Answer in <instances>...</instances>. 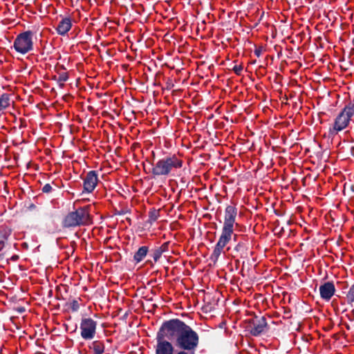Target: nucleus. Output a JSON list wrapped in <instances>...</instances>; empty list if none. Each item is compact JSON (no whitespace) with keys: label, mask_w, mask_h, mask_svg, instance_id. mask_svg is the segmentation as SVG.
I'll list each match as a JSON object with an SVG mask.
<instances>
[{"label":"nucleus","mask_w":354,"mask_h":354,"mask_svg":"<svg viewBox=\"0 0 354 354\" xmlns=\"http://www.w3.org/2000/svg\"><path fill=\"white\" fill-rule=\"evenodd\" d=\"M191 328L178 319L163 322L156 336V354H175Z\"/></svg>","instance_id":"nucleus-1"},{"label":"nucleus","mask_w":354,"mask_h":354,"mask_svg":"<svg viewBox=\"0 0 354 354\" xmlns=\"http://www.w3.org/2000/svg\"><path fill=\"white\" fill-rule=\"evenodd\" d=\"M236 215L237 209L234 206L228 205L226 207L221 234L211 255L212 259L216 261L218 259L224 248L232 239V236L236 239L237 235L234 234V225Z\"/></svg>","instance_id":"nucleus-2"},{"label":"nucleus","mask_w":354,"mask_h":354,"mask_svg":"<svg viewBox=\"0 0 354 354\" xmlns=\"http://www.w3.org/2000/svg\"><path fill=\"white\" fill-rule=\"evenodd\" d=\"M183 166L182 160L176 155L166 156L158 160L152 168V174L156 176H167Z\"/></svg>","instance_id":"nucleus-3"},{"label":"nucleus","mask_w":354,"mask_h":354,"mask_svg":"<svg viewBox=\"0 0 354 354\" xmlns=\"http://www.w3.org/2000/svg\"><path fill=\"white\" fill-rule=\"evenodd\" d=\"M91 223V218L86 207H82L68 213L64 220L66 227H75Z\"/></svg>","instance_id":"nucleus-4"},{"label":"nucleus","mask_w":354,"mask_h":354,"mask_svg":"<svg viewBox=\"0 0 354 354\" xmlns=\"http://www.w3.org/2000/svg\"><path fill=\"white\" fill-rule=\"evenodd\" d=\"M353 115L354 103H350L344 108L335 118L333 128L329 130L330 133L336 134L346 128Z\"/></svg>","instance_id":"nucleus-5"},{"label":"nucleus","mask_w":354,"mask_h":354,"mask_svg":"<svg viewBox=\"0 0 354 354\" xmlns=\"http://www.w3.org/2000/svg\"><path fill=\"white\" fill-rule=\"evenodd\" d=\"M199 345V335L192 328L183 339L175 354H195Z\"/></svg>","instance_id":"nucleus-6"},{"label":"nucleus","mask_w":354,"mask_h":354,"mask_svg":"<svg viewBox=\"0 0 354 354\" xmlns=\"http://www.w3.org/2000/svg\"><path fill=\"white\" fill-rule=\"evenodd\" d=\"M32 35L31 31H26L18 35L13 44L15 50L22 55L31 51L33 49Z\"/></svg>","instance_id":"nucleus-7"},{"label":"nucleus","mask_w":354,"mask_h":354,"mask_svg":"<svg viewBox=\"0 0 354 354\" xmlns=\"http://www.w3.org/2000/svg\"><path fill=\"white\" fill-rule=\"evenodd\" d=\"M97 322L91 318H83L80 324L81 336L84 339H92L96 333Z\"/></svg>","instance_id":"nucleus-8"},{"label":"nucleus","mask_w":354,"mask_h":354,"mask_svg":"<svg viewBox=\"0 0 354 354\" xmlns=\"http://www.w3.org/2000/svg\"><path fill=\"white\" fill-rule=\"evenodd\" d=\"M267 327V322L265 317H257L250 319L247 330L253 336L260 335Z\"/></svg>","instance_id":"nucleus-9"},{"label":"nucleus","mask_w":354,"mask_h":354,"mask_svg":"<svg viewBox=\"0 0 354 354\" xmlns=\"http://www.w3.org/2000/svg\"><path fill=\"white\" fill-rule=\"evenodd\" d=\"M97 174L95 171H89L84 180V189L86 192L91 193L95 188L97 183Z\"/></svg>","instance_id":"nucleus-10"},{"label":"nucleus","mask_w":354,"mask_h":354,"mask_svg":"<svg viewBox=\"0 0 354 354\" xmlns=\"http://www.w3.org/2000/svg\"><path fill=\"white\" fill-rule=\"evenodd\" d=\"M335 292V288L333 282H326L319 287L320 296L326 301H329L334 295Z\"/></svg>","instance_id":"nucleus-11"},{"label":"nucleus","mask_w":354,"mask_h":354,"mask_svg":"<svg viewBox=\"0 0 354 354\" xmlns=\"http://www.w3.org/2000/svg\"><path fill=\"white\" fill-rule=\"evenodd\" d=\"M71 21L70 18L66 17L62 19L57 27V31L59 35H64L71 28Z\"/></svg>","instance_id":"nucleus-12"},{"label":"nucleus","mask_w":354,"mask_h":354,"mask_svg":"<svg viewBox=\"0 0 354 354\" xmlns=\"http://www.w3.org/2000/svg\"><path fill=\"white\" fill-rule=\"evenodd\" d=\"M11 230L6 226L0 227V250L3 249L5 243L10 235Z\"/></svg>","instance_id":"nucleus-13"},{"label":"nucleus","mask_w":354,"mask_h":354,"mask_svg":"<svg viewBox=\"0 0 354 354\" xmlns=\"http://www.w3.org/2000/svg\"><path fill=\"white\" fill-rule=\"evenodd\" d=\"M148 252V247L142 246L140 247L138 251L135 253L133 259L136 263H139L142 261L144 258L146 257Z\"/></svg>","instance_id":"nucleus-14"},{"label":"nucleus","mask_w":354,"mask_h":354,"mask_svg":"<svg viewBox=\"0 0 354 354\" xmlns=\"http://www.w3.org/2000/svg\"><path fill=\"white\" fill-rule=\"evenodd\" d=\"M89 348L93 350L94 354H102L104 352V345L100 341H94Z\"/></svg>","instance_id":"nucleus-15"},{"label":"nucleus","mask_w":354,"mask_h":354,"mask_svg":"<svg viewBox=\"0 0 354 354\" xmlns=\"http://www.w3.org/2000/svg\"><path fill=\"white\" fill-rule=\"evenodd\" d=\"M10 104V95L4 93L0 97V111L8 108Z\"/></svg>","instance_id":"nucleus-16"},{"label":"nucleus","mask_w":354,"mask_h":354,"mask_svg":"<svg viewBox=\"0 0 354 354\" xmlns=\"http://www.w3.org/2000/svg\"><path fill=\"white\" fill-rule=\"evenodd\" d=\"M346 299L348 304L354 302V284L350 288L346 295Z\"/></svg>","instance_id":"nucleus-17"},{"label":"nucleus","mask_w":354,"mask_h":354,"mask_svg":"<svg viewBox=\"0 0 354 354\" xmlns=\"http://www.w3.org/2000/svg\"><path fill=\"white\" fill-rule=\"evenodd\" d=\"M68 79V76L66 73H62L59 75L57 80L58 83L59 84L60 86H64V82H66Z\"/></svg>","instance_id":"nucleus-18"},{"label":"nucleus","mask_w":354,"mask_h":354,"mask_svg":"<svg viewBox=\"0 0 354 354\" xmlns=\"http://www.w3.org/2000/svg\"><path fill=\"white\" fill-rule=\"evenodd\" d=\"M162 253L163 252L159 248H156L153 250L152 257L155 262L158 261Z\"/></svg>","instance_id":"nucleus-19"},{"label":"nucleus","mask_w":354,"mask_h":354,"mask_svg":"<svg viewBox=\"0 0 354 354\" xmlns=\"http://www.w3.org/2000/svg\"><path fill=\"white\" fill-rule=\"evenodd\" d=\"M71 308L73 311H77L79 309V304L77 301L73 300L71 304Z\"/></svg>","instance_id":"nucleus-20"},{"label":"nucleus","mask_w":354,"mask_h":354,"mask_svg":"<svg viewBox=\"0 0 354 354\" xmlns=\"http://www.w3.org/2000/svg\"><path fill=\"white\" fill-rule=\"evenodd\" d=\"M233 71L236 75H240L243 71V66L241 65H235L233 68Z\"/></svg>","instance_id":"nucleus-21"},{"label":"nucleus","mask_w":354,"mask_h":354,"mask_svg":"<svg viewBox=\"0 0 354 354\" xmlns=\"http://www.w3.org/2000/svg\"><path fill=\"white\" fill-rule=\"evenodd\" d=\"M52 187L50 184L47 183L42 187V192L44 193H50L52 191Z\"/></svg>","instance_id":"nucleus-22"},{"label":"nucleus","mask_w":354,"mask_h":354,"mask_svg":"<svg viewBox=\"0 0 354 354\" xmlns=\"http://www.w3.org/2000/svg\"><path fill=\"white\" fill-rule=\"evenodd\" d=\"M149 218L151 221H156V219L158 218V212L156 210L151 212Z\"/></svg>","instance_id":"nucleus-23"},{"label":"nucleus","mask_w":354,"mask_h":354,"mask_svg":"<svg viewBox=\"0 0 354 354\" xmlns=\"http://www.w3.org/2000/svg\"><path fill=\"white\" fill-rule=\"evenodd\" d=\"M169 243H163L160 248H158L162 252H166L168 250Z\"/></svg>","instance_id":"nucleus-24"},{"label":"nucleus","mask_w":354,"mask_h":354,"mask_svg":"<svg viewBox=\"0 0 354 354\" xmlns=\"http://www.w3.org/2000/svg\"><path fill=\"white\" fill-rule=\"evenodd\" d=\"M243 248V243H239L235 246V250H237V251H240Z\"/></svg>","instance_id":"nucleus-25"},{"label":"nucleus","mask_w":354,"mask_h":354,"mask_svg":"<svg viewBox=\"0 0 354 354\" xmlns=\"http://www.w3.org/2000/svg\"><path fill=\"white\" fill-rule=\"evenodd\" d=\"M255 54H256L258 57H259V56H260V54H261L260 50H255Z\"/></svg>","instance_id":"nucleus-26"}]
</instances>
